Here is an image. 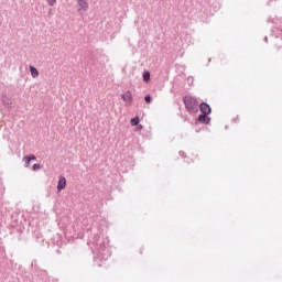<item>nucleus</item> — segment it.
<instances>
[{"label":"nucleus","mask_w":282,"mask_h":282,"mask_svg":"<svg viewBox=\"0 0 282 282\" xmlns=\"http://www.w3.org/2000/svg\"><path fill=\"white\" fill-rule=\"evenodd\" d=\"M144 100H145V102L149 105V104H151V96L150 95H147L145 97H144Z\"/></svg>","instance_id":"obj_12"},{"label":"nucleus","mask_w":282,"mask_h":282,"mask_svg":"<svg viewBox=\"0 0 282 282\" xmlns=\"http://www.w3.org/2000/svg\"><path fill=\"white\" fill-rule=\"evenodd\" d=\"M198 107H199L202 113H205L207 116L210 113V106H208V104L203 102V104L198 105Z\"/></svg>","instance_id":"obj_4"},{"label":"nucleus","mask_w":282,"mask_h":282,"mask_svg":"<svg viewBox=\"0 0 282 282\" xmlns=\"http://www.w3.org/2000/svg\"><path fill=\"white\" fill-rule=\"evenodd\" d=\"M40 169H41V164L39 163L33 164V171H40Z\"/></svg>","instance_id":"obj_11"},{"label":"nucleus","mask_w":282,"mask_h":282,"mask_svg":"<svg viewBox=\"0 0 282 282\" xmlns=\"http://www.w3.org/2000/svg\"><path fill=\"white\" fill-rule=\"evenodd\" d=\"M137 131H142V126H138Z\"/></svg>","instance_id":"obj_14"},{"label":"nucleus","mask_w":282,"mask_h":282,"mask_svg":"<svg viewBox=\"0 0 282 282\" xmlns=\"http://www.w3.org/2000/svg\"><path fill=\"white\" fill-rule=\"evenodd\" d=\"M48 6H56V0H47Z\"/></svg>","instance_id":"obj_13"},{"label":"nucleus","mask_w":282,"mask_h":282,"mask_svg":"<svg viewBox=\"0 0 282 282\" xmlns=\"http://www.w3.org/2000/svg\"><path fill=\"white\" fill-rule=\"evenodd\" d=\"M65 186H67V180L63 176L59 177V181L57 183V191L65 189Z\"/></svg>","instance_id":"obj_5"},{"label":"nucleus","mask_w":282,"mask_h":282,"mask_svg":"<svg viewBox=\"0 0 282 282\" xmlns=\"http://www.w3.org/2000/svg\"><path fill=\"white\" fill-rule=\"evenodd\" d=\"M23 161L25 162L24 166L28 169V166H30V162H32L30 156H24Z\"/></svg>","instance_id":"obj_10"},{"label":"nucleus","mask_w":282,"mask_h":282,"mask_svg":"<svg viewBox=\"0 0 282 282\" xmlns=\"http://www.w3.org/2000/svg\"><path fill=\"white\" fill-rule=\"evenodd\" d=\"M29 159H31V161L32 160H36V156L35 155H31V156H29Z\"/></svg>","instance_id":"obj_15"},{"label":"nucleus","mask_w":282,"mask_h":282,"mask_svg":"<svg viewBox=\"0 0 282 282\" xmlns=\"http://www.w3.org/2000/svg\"><path fill=\"white\" fill-rule=\"evenodd\" d=\"M77 4L79 8V12H87V10H89V3L87 2V0H77Z\"/></svg>","instance_id":"obj_3"},{"label":"nucleus","mask_w":282,"mask_h":282,"mask_svg":"<svg viewBox=\"0 0 282 282\" xmlns=\"http://www.w3.org/2000/svg\"><path fill=\"white\" fill-rule=\"evenodd\" d=\"M30 72H31L32 78H39V69H36V67L30 66Z\"/></svg>","instance_id":"obj_6"},{"label":"nucleus","mask_w":282,"mask_h":282,"mask_svg":"<svg viewBox=\"0 0 282 282\" xmlns=\"http://www.w3.org/2000/svg\"><path fill=\"white\" fill-rule=\"evenodd\" d=\"M143 80H145V83H149V80H151V73H149V70H145L143 73Z\"/></svg>","instance_id":"obj_8"},{"label":"nucleus","mask_w":282,"mask_h":282,"mask_svg":"<svg viewBox=\"0 0 282 282\" xmlns=\"http://www.w3.org/2000/svg\"><path fill=\"white\" fill-rule=\"evenodd\" d=\"M208 115L202 112V115L198 116V121L199 122H206V120H208Z\"/></svg>","instance_id":"obj_9"},{"label":"nucleus","mask_w":282,"mask_h":282,"mask_svg":"<svg viewBox=\"0 0 282 282\" xmlns=\"http://www.w3.org/2000/svg\"><path fill=\"white\" fill-rule=\"evenodd\" d=\"M121 100L126 102L127 107H131V105H133V94L131 93V90H128L123 95H121Z\"/></svg>","instance_id":"obj_2"},{"label":"nucleus","mask_w":282,"mask_h":282,"mask_svg":"<svg viewBox=\"0 0 282 282\" xmlns=\"http://www.w3.org/2000/svg\"><path fill=\"white\" fill-rule=\"evenodd\" d=\"M132 127H138L140 124V117H134L130 120Z\"/></svg>","instance_id":"obj_7"},{"label":"nucleus","mask_w":282,"mask_h":282,"mask_svg":"<svg viewBox=\"0 0 282 282\" xmlns=\"http://www.w3.org/2000/svg\"><path fill=\"white\" fill-rule=\"evenodd\" d=\"M183 102L188 113H197L199 111V101L193 96H185Z\"/></svg>","instance_id":"obj_1"}]
</instances>
